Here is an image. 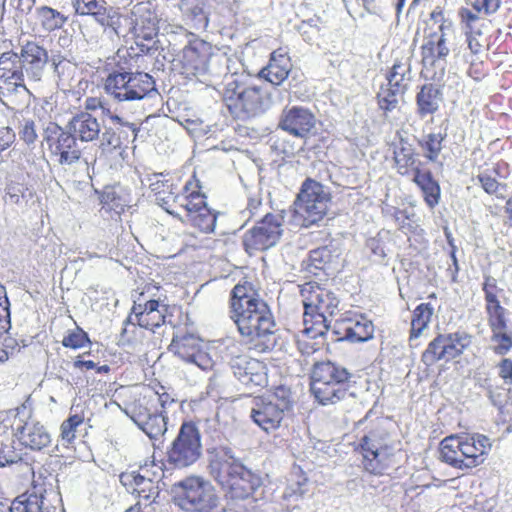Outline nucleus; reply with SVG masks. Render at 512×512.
<instances>
[{"label": "nucleus", "instance_id": "obj_1", "mask_svg": "<svg viewBox=\"0 0 512 512\" xmlns=\"http://www.w3.org/2000/svg\"><path fill=\"white\" fill-rule=\"evenodd\" d=\"M229 308L239 334L251 349L266 352L274 346L273 315L251 282L242 281L233 287Z\"/></svg>", "mask_w": 512, "mask_h": 512}, {"label": "nucleus", "instance_id": "obj_2", "mask_svg": "<svg viewBox=\"0 0 512 512\" xmlns=\"http://www.w3.org/2000/svg\"><path fill=\"white\" fill-rule=\"evenodd\" d=\"M157 204L167 213L181 219L178 210L183 209L190 225L202 233H212L217 222V213L207 204V196L196 173L185 182L181 191L171 179L156 176L150 183Z\"/></svg>", "mask_w": 512, "mask_h": 512}, {"label": "nucleus", "instance_id": "obj_3", "mask_svg": "<svg viewBox=\"0 0 512 512\" xmlns=\"http://www.w3.org/2000/svg\"><path fill=\"white\" fill-rule=\"evenodd\" d=\"M208 469L224 491L225 497L230 500L229 510L248 512L246 506L237 509V502L254 498L255 492L262 486L261 476L248 469L225 447L214 448L209 452Z\"/></svg>", "mask_w": 512, "mask_h": 512}, {"label": "nucleus", "instance_id": "obj_4", "mask_svg": "<svg viewBox=\"0 0 512 512\" xmlns=\"http://www.w3.org/2000/svg\"><path fill=\"white\" fill-rule=\"evenodd\" d=\"M392 167L396 174L409 179L421 191L426 205L433 209L441 199V188L433 172L424 167L414 145L405 137L391 144Z\"/></svg>", "mask_w": 512, "mask_h": 512}, {"label": "nucleus", "instance_id": "obj_5", "mask_svg": "<svg viewBox=\"0 0 512 512\" xmlns=\"http://www.w3.org/2000/svg\"><path fill=\"white\" fill-rule=\"evenodd\" d=\"M492 449L490 438L481 433H456L439 443V459L459 470L471 471L481 466Z\"/></svg>", "mask_w": 512, "mask_h": 512}, {"label": "nucleus", "instance_id": "obj_6", "mask_svg": "<svg viewBox=\"0 0 512 512\" xmlns=\"http://www.w3.org/2000/svg\"><path fill=\"white\" fill-rule=\"evenodd\" d=\"M223 102L234 118L249 119L265 113L273 99L265 85L236 78L226 85Z\"/></svg>", "mask_w": 512, "mask_h": 512}, {"label": "nucleus", "instance_id": "obj_7", "mask_svg": "<svg viewBox=\"0 0 512 512\" xmlns=\"http://www.w3.org/2000/svg\"><path fill=\"white\" fill-rule=\"evenodd\" d=\"M384 424L382 420L373 422L355 448L362 456L364 470L374 475H383L399 466L397 453Z\"/></svg>", "mask_w": 512, "mask_h": 512}, {"label": "nucleus", "instance_id": "obj_8", "mask_svg": "<svg viewBox=\"0 0 512 512\" xmlns=\"http://www.w3.org/2000/svg\"><path fill=\"white\" fill-rule=\"evenodd\" d=\"M293 396L290 388L279 385L266 394L253 398L250 418L266 433L278 430L293 410Z\"/></svg>", "mask_w": 512, "mask_h": 512}, {"label": "nucleus", "instance_id": "obj_9", "mask_svg": "<svg viewBox=\"0 0 512 512\" xmlns=\"http://www.w3.org/2000/svg\"><path fill=\"white\" fill-rule=\"evenodd\" d=\"M311 379V391L322 405L335 404L347 395L350 374L330 361L316 363Z\"/></svg>", "mask_w": 512, "mask_h": 512}, {"label": "nucleus", "instance_id": "obj_10", "mask_svg": "<svg viewBox=\"0 0 512 512\" xmlns=\"http://www.w3.org/2000/svg\"><path fill=\"white\" fill-rule=\"evenodd\" d=\"M331 195L325 186L315 179L306 178L294 201V215L304 227L317 224L329 210Z\"/></svg>", "mask_w": 512, "mask_h": 512}, {"label": "nucleus", "instance_id": "obj_11", "mask_svg": "<svg viewBox=\"0 0 512 512\" xmlns=\"http://www.w3.org/2000/svg\"><path fill=\"white\" fill-rule=\"evenodd\" d=\"M167 305L161 304L159 300L143 298L141 293L139 298L134 301L131 312L124 321V327L121 332V338L124 342L131 343L138 338L136 332L140 328L153 330L166 323H171L167 319Z\"/></svg>", "mask_w": 512, "mask_h": 512}, {"label": "nucleus", "instance_id": "obj_12", "mask_svg": "<svg viewBox=\"0 0 512 512\" xmlns=\"http://www.w3.org/2000/svg\"><path fill=\"white\" fill-rule=\"evenodd\" d=\"M104 88L120 102L142 100L156 91L153 77L139 71H113L105 79Z\"/></svg>", "mask_w": 512, "mask_h": 512}, {"label": "nucleus", "instance_id": "obj_13", "mask_svg": "<svg viewBox=\"0 0 512 512\" xmlns=\"http://www.w3.org/2000/svg\"><path fill=\"white\" fill-rule=\"evenodd\" d=\"M202 455L201 433L196 422L185 420L167 449V463L174 469L195 464Z\"/></svg>", "mask_w": 512, "mask_h": 512}, {"label": "nucleus", "instance_id": "obj_14", "mask_svg": "<svg viewBox=\"0 0 512 512\" xmlns=\"http://www.w3.org/2000/svg\"><path fill=\"white\" fill-rule=\"evenodd\" d=\"M175 503L188 512H211L218 497L213 486L202 477L189 476L176 485Z\"/></svg>", "mask_w": 512, "mask_h": 512}, {"label": "nucleus", "instance_id": "obj_15", "mask_svg": "<svg viewBox=\"0 0 512 512\" xmlns=\"http://www.w3.org/2000/svg\"><path fill=\"white\" fill-rule=\"evenodd\" d=\"M474 336L464 330L437 334L421 354V361L432 366L440 361L450 362L470 350Z\"/></svg>", "mask_w": 512, "mask_h": 512}, {"label": "nucleus", "instance_id": "obj_16", "mask_svg": "<svg viewBox=\"0 0 512 512\" xmlns=\"http://www.w3.org/2000/svg\"><path fill=\"white\" fill-rule=\"evenodd\" d=\"M187 37V44L179 58L181 73L187 78L204 76L209 72L211 61L218 54V48L194 33H187Z\"/></svg>", "mask_w": 512, "mask_h": 512}, {"label": "nucleus", "instance_id": "obj_17", "mask_svg": "<svg viewBox=\"0 0 512 512\" xmlns=\"http://www.w3.org/2000/svg\"><path fill=\"white\" fill-rule=\"evenodd\" d=\"M131 28L134 45L138 52L147 54L155 47V38L159 31V19L150 1H141L131 11Z\"/></svg>", "mask_w": 512, "mask_h": 512}, {"label": "nucleus", "instance_id": "obj_18", "mask_svg": "<svg viewBox=\"0 0 512 512\" xmlns=\"http://www.w3.org/2000/svg\"><path fill=\"white\" fill-rule=\"evenodd\" d=\"M317 122L309 108L301 105L286 106L280 114L278 128L307 144L311 137L316 136Z\"/></svg>", "mask_w": 512, "mask_h": 512}, {"label": "nucleus", "instance_id": "obj_19", "mask_svg": "<svg viewBox=\"0 0 512 512\" xmlns=\"http://www.w3.org/2000/svg\"><path fill=\"white\" fill-rule=\"evenodd\" d=\"M281 226L282 223L277 215L267 213L244 234L245 251L251 255L256 251H264L273 247L282 235Z\"/></svg>", "mask_w": 512, "mask_h": 512}, {"label": "nucleus", "instance_id": "obj_20", "mask_svg": "<svg viewBox=\"0 0 512 512\" xmlns=\"http://www.w3.org/2000/svg\"><path fill=\"white\" fill-rule=\"evenodd\" d=\"M169 351L182 360L194 363L202 370L213 369L215 362L204 349L202 340L190 333L175 335L169 345Z\"/></svg>", "mask_w": 512, "mask_h": 512}, {"label": "nucleus", "instance_id": "obj_21", "mask_svg": "<svg viewBox=\"0 0 512 512\" xmlns=\"http://www.w3.org/2000/svg\"><path fill=\"white\" fill-rule=\"evenodd\" d=\"M423 42L420 46L423 67H434L439 62H446L450 53L451 33H438L427 23L424 27Z\"/></svg>", "mask_w": 512, "mask_h": 512}, {"label": "nucleus", "instance_id": "obj_22", "mask_svg": "<svg viewBox=\"0 0 512 512\" xmlns=\"http://www.w3.org/2000/svg\"><path fill=\"white\" fill-rule=\"evenodd\" d=\"M301 296L306 312L332 316L339 300L329 289L316 282H307L301 287Z\"/></svg>", "mask_w": 512, "mask_h": 512}, {"label": "nucleus", "instance_id": "obj_23", "mask_svg": "<svg viewBox=\"0 0 512 512\" xmlns=\"http://www.w3.org/2000/svg\"><path fill=\"white\" fill-rule=\"evenodd\" d=\"M234 376L245 386L264 387L267 385V367L264 362L247 355H237L230 361Z\"/></svg>", "mask_w": 512, "mask_h": 512}, {"label": "nucleus", "instance_id": "obj_24", "mask_svg": "<svg viewBox=\"0 0 512 512\" xmlns=\"http://www.w3.org/2000/svg\"><path fill=\"white\" fill-rule=\"evenodd\" d=\"M75 14L80 16H92L100 25L110 27L115 32L121 26V13L106 6L104 0H71Z\"/></svg>", "mask_w": 512, "mask_h": 512}, {"label": "nucleus", "instance_id": "obj_25", "mask_svg": "<svg viewBox=\"0 0 512 512\" xmlns=\"http://www.w3.org/2000/svg\"><path fill=\"white\" fill-rule=\"evenodd\" d=\"M48 149L61 165H72L81 157L77 141L68 131L58 127L57 131L46 137Z\"/></svg>", "mask_w": 512, "mask_h": 512}, {"label": "nucleus", "instance_id": "obj_26", "mask_svg": "<svg viewBox=\"0 0 512 512\" xmlns=\"http://www.w3.org/2000/svg\"><path fill=\"white\" fill-rule=\"evenodd\" d=\"M19 56L13 51H7L0 56V89L12 93L17 88H24V73Z\"/></svg>", "mask_w": 512, "mask_h": 512}, {"label": "nucleus", "instance_id": "obj_27", "mask_svg": "<svg viewBox=\"0 0 512 512\" xmlns=\"http://www.w3.org/2000/svg\"><path fill=\"white\" fill-rule=\"evenodd\" d=\"M18 56L28 78L39 81L49 60L47 50L35 41H27Z\"/></svg>", "mask_w": 512, "mask_h": 512}, {"label": "nucleus", "instance_id": "obj_28", "mask_svg": "<svg viewBox=\"0 0 512 512\" xmlns=\"http://www.w3.org/2000/svg\"><path fill=\"white\" fill-rule=\"evenodd\" d=\"M338 325L344 337L351 342H365L373 338L374 325L364 314L347 311Z\"/></svg>", "mask_w": 512, "mask_h": 512}, {"label": "nucleus", "instance_id": "obj_29", "mask_svg": "<svg viewBox=\"0 0 512 512\" xmlns=\"http://www.w3.org/2000/svg\"><path fill=\"white\" fill-rule=\"evenodd\" d=\"M15 437L21 446L31 451H41L51 444V434L37 420L26 421L15 431Z\"/></svg>", "mask_w": 512, "mask_h": 512}, {"label": "nucleus", "instance_id": "obj_30", "mask_svg": "<svg viewBox=\"0 0 512 512\" xmlns=\"http://www.w3.org/2000/svg\"><path fill=\"white\" fill-rule=\"evenodd\" d=\"M292 68L291 59L283 48L274 50L268 64L259 71V77L278 86L288 77Z\"/></svg>", "mask_w": 512, "mask_h": 512}, {"label": "nucleus", "instance_id": "obj_31", "mask_svg": "<svg viewBox=\"0 0 512 512\" xmlns=\"http://www.w3.org/2000/svg\"><path fill=\"white\" fill-rule=\"evenodd\" d=\"M120 481L129 493L138 498L137 502L141 503L143 500L147 502L144 505H148V507H151L153 500L158 495V487L156 483L139 473H122L120 475Z\"/></svg>", "mask_w": 512, "mask_h": 512}, {"label": "nucleus", "instance_id": "obj_32", "mask_svg": "<svg viewBox=\"0 0 512 512\" xmlns=\"http://www.w3.org/2000/svg\"><path fill=\"white\" fill-rule=\"evenodd\" d=\"M69 133L75 139L83 142L94 141L98 138L101 126L96 117L88 112H80L72 117L68 123Z\"/></svg>", "mask_w": 512, "mask_h": 512}, {"label": "nucleus", "instance_id": "obj_33", "mask_svg": "<svg viewBox=\"0 0 512 512\" xmlns=\"http://www.w3.org/2000/svg\"><path fill=\"white\" fill-rule=\"evenodd\" d=\"M491 330V341L495 344L493 351L497 355H505L512 348V335L507 331L506 314L487 317Z\"/></svg>", "mask_w": 512, "mask_h": 512}, {"label": "nucleus", "instance_id": "obj_34", "mask_svg": "<svg viewBox=\"0 0 512 512\" xmlns=\"http://www.w3.org/2000/svg\"><path fill=\"white\" fill-rule=\"evenodd\" d=\"M433 315L434 307L430 303H420L412 311L408 337L411 346L428 329Z\"/></svg>", "mask_w": 512, "mask_h": 512}, {"label": "nucleus", "instance_id": "obj_35", "mask_svg": "<svg viewBox=\"0 0 512 512\" xmlns=\"http://www.w3.org/2000/svg\"><path fill=\"white\" fill-rule=\"evenodd\" d=\"M441 91L434 84H424L416 95L417 113L420 117L434 114L439 108Z\"/></svg>", "mask_w": 512, "mask_h": 512}, {"label": "nucleus", "instance_id": "obj_36", "mask_svg": "<svg viewBox=\"0 0 512 512\" xmlns=\"http://www.w3.org/2000/svg\"><path fill=\"white\" fill-rule=\"evenodd\" d=\"M482 290L484 292L487 317L506 314V309L501 305L498 298V293L501 292V289L497 286L496 279L492 276H485Z\"/></svg>", "mask_w": 512, "mask_h": 512}, {"label": "nucleus", "instance_id": "obj_37", "mask_svg": "<svg viewBox=\"0 0 512 512\" xmlns=\"http://www.w3.org/2000/svg\"><path fill=\"white\" fill-rule=\"evenodd\" d=\"M445 138L446 134L430 132L418 140V146L427 162L435 163L438 161L443 150Z\"/></svg>", "mask_w": 512, "mask_h": 512}, {"label": "nucleus", "instance_id": "obj_38", "mask_svg": "<svg viewBox=\"0 0 512 512\" xmlns=\"http://www.w3.org/2000/svg\"><path fill=\"white\" fill-rule=\"evenodd\" d=\"M410 73V62L409 60H395L392 67L386 74L387 85L395 88L396 91L406 92L408 85L407 77Z\"/></svg>", "mask_w": 512, "mask_h": 512}, {"label": "nucleus", "instance_id": "obj_39", "mask_svg": "<svg viewBox=\"0 0 512 512\" xmlns=\"http://www.w3.org/2000/svg\"><path fill=\"white\" fill-rule=\"evenodd\" d=\"M152 396L153 393H149L147 389H145L144 393L130 404L131 418L136 424L143 422L144 419L158 412L159 407L154 403Z\"/></svg>", "mask_w": 512, "mask_h": 512}, {"label": "nucleus", "instance_id": "obj_40", "mask_svg": "<svg viewBox=\"0 0 512 512\" xmlns=\"http://www.w3.org/2000/svg\"><path fill=\"white\" fill-rule=\"evenodd\" d=\"M327 315L319 314V313H309L304 311L303 316V324L304 329L301 334L308 335L312 338L322 337L325 339L326 334L329 330V325L327 323Z\"/></svg>", "mask_w": 512, "mask_h": 512}, {"label": "nucleus", "instance_id": "obj_41", "mask_svg": "<svg viewBox=\"0 0 512 512\" xmlns=\"http://www.w3.org/2000/svg\"><path fill=\"white\" fill-rule=\"evenodd\" d=\"M149 393H153L154 403L160 406L159 411L167 413V408L176 403V395L170 387L162 385L158 380H152L146 388Z\"/></svg>", "mask_w": 512, "mask_h": 512}, {"label": "nucleus", "instance_id": "obj_42", "mask_svg": "<svg viewBox=\"0 0 512 512\" xmlns=\"http://www.w3.org/2000/svg\"><path fill=\"white\" fill-rule=\"evenodd\" d=\"M165 414L158 410L137 425L150 439H158L167 431V416Z\"/></svg>", "mask_w": 512, "mask_h": 512}, {"label": "nucleus", "instance_id": "obj_43", "mask_svg": "<svg viewBox=\"0 0 512 512\" xmlns=\"http://www.w3.org/2000/svg\"><path fill=\"white\" fill-rule=\"evenodd\" d=\"M37 17L42 28L48 32L62 28L67 21L66 16L48 6L37 8Z\"/></svg>", "mask_w": 512, "mask_h": 512}, {"label": "nucleus", "instance_id": "obj_44", "mask_svg": "<svg viewBox=\"0 0 512 512\" xmlns=\"http://www.w3.org/2000/svg\"><path fill=\"white\" fill-rule=\"evenodd\" d=\"M84 413L70 414L60 425L59 438L62 443L70 445L76 439L77 429L84 423Z\"/></svg>", "mask_w": 512, "mask_h": 512}, {"label": "nucleus", "instance_id": "obj_45", "mask_svg": "<svg viewBox=\"0 0 512 512\" xmlns=\"http://www.w3.org/2000/svg\"><path fill=\"white\" fill-rule=\"evenodd\" d=\"M404 92L396 91L395 88L383 84L380 86L378 93L376 94V101L378 107L385 113L391 112L397 108L399 103V96H402Z\"/></svg>", "mask_w": 512, "mask_h": 512}, {"label": "nucleus", "instance_id": "obj_46", "mask_svg": "<svg viewBox=\"0 0 512 512\" xmlns=\"http://www.w3.org/2000/svg\"><path fill=\"white\" fill-rule=\"evenodd\" d=\"M42 499L35 493L22 494L13 500L10 512H42Z\"/></svg>", "mask_w": 512, "mask_h": 512}, {"label": "nucleus", "instance_id": "obj_47", "mask_svg": "<svg viewBox=\"0 0 512 512\" xmlns=\"http://www.w3.org/2000/svg\"><path fill=\"white\" fill-rule=\"evenodd\" d=\"M63 347L78 350L91 345V340L86 331L77 326L74 330H69L61 341Z\"/></svg>", "mask_w": 512, "mask_h": 512}, {"label": "nucleus", "instance_id": "obj_48", "mask_svg": "<svg viewBox=\"0 0 512 512\" xmlns=\"http://www.w3.org/2000/svg\"><path fill=\"white\" fill-rule=\"evenodd\" d=\"M483 190L497 198L504 199L507 194L508 186L506 183H500L488 174H479L477 176Z\"/></svg>", "mask_w": 512, "mask_h": 512}, {"label": "nucleus", "instance_id": "obj_49", "mask_svg": "<svg viewBox=\"0 0 512 512\" xmlns=\"http://www.w3.org/2000/svg\"><path fill=\"white\" fill-rule=\"evenodd\" d=\"M325 345V339L322 337L312 338L308 335L301 334L297 339V346L303 355H311L322 349Z\"/></svg>", "mask_w": 512, "mask_h": 512}, {"label": "nucleus", "instance_id": "obj_50", "mask_svg": "<svg viewBox=\"0 0 512 512\" xmlns=\"http://www.w3.org/2000/svg\"><path fill=\"white\" fill-rule=\"evenodd\" d=\"M318 20H305L302 21L298 26V31L303 37V39L308 43H313L316 41L321 35V28L317 24Z\"/></svg>", "mask_w": 512, "mask_h": 512}, {"label": "nucleus", "instance_id": "obj_51", "mask_svg": "<svg viewBox=\"0 0 512 512\" xmlns=\"http://www.w3.org/2000/svg\"><path fill=\"white\" fill-rule=\"evenodd\" d=\"M459 18L461 24L465 27V34L466 33H478L480 31L478 29V23L480 22V17L472 12L470 9L466 7H462L459 10Z\"/></svg>", "mask_w": 512, "mask_h": 512}, {"label": "nucleus", "instance_id": "obj_52", "mask_svg": "<svg viewBox=\"0 0 512 512\" xmlns=\"http://www.w3.org/2000/svg\"><path fill=\"white\" fill-rule=\"evenodd\" d=\"M430 19L434 23L439 24L438 33H451L454 35L453 22L445 17L444 9L440 6H436L430 13Z\"/></svg>", "mask_w": 512, "mask_h": 512}, {"label": "nucleus", "instance_id": "obj_53", "mask_svg": "<svg viewBox=\"0 0 512 512\" xmlns=\"http://www.w3.org/2000/svg\"><path fill=\"white\" fill-rule=\"evenodd\" d=\"M9 300L4 285L0 284V330H7L10 326Z\"/></svg>", "mask_w": 512, "mask_h": 512}, {"label": "nucleus", "instance_id": "obj_54", "mask_svg": "<svg viewBox=\"0 0 512 512\" xmlns=\"http://www.w3.org/2000/svg\"><path fill=\"white\" fill-rule=\"evenodd\" d=\"M501 4V0H471V5L478 13L490 15L495 13Z\"/></svg>", "mask_w": 512, "mask_h": 512}, {"label": "nucleus", "instance_id": "obj_55", "mask_svg": "<svg viewBox=\"0 0 512 512\" xmlns=\"http://www.w3.org/2000/svg\"><path fill=\"white\" fill-rule=\"evenodd\" d=\"M498 375L506 385H512V359L503 358L498 363Z\"/></svg>", "mask_w": 512, "mask_h": 512}, {"label": "nucleus", "instance_id": "obj_56", "mask_svg": "<svg viewBox=\"0 0 512 512\" xmlns=\"http://www.w3.org/2000/svg\"><path fill=\"white\" fill-rule=\"evenodd\" d=\"M192 27L195 29H205L208 26L209 19L201 7L195 6L191 9Z\"/></svg>", "mask_w": 512, "mask_h": 512}, {"label": "nucleus", "instance_id": "obj_57", "mask_svg": "<svg viewBox=\"0 0 512 512\" xmlns=\"http://www.w3.org/2000/svg\"><path fill=\"white\" fill-rule=\"evenodd\" d=\"M20 138L27 144H32L37 139L35 123L33 120H27L23 124L20 132Z\"/></svg>", "mask_w": 512, "mask_h": 512}, {"label": "nucleus", "instance_id": "obj_58", "mask_svg": "<svg viewBox=\"0 0 512 512\" xmlns=\"http://www.w3.org/2000/svg\"><path fill=\"white\" fill-rule=\"evenodd\" d=\"M393 219L397 224L398 228L403 229H411L412 226L410 224V215L407 210L395 208L393 212Z\"/></svg>", "mask_w": 512, "mask_h": 512}, {"label": "nucleus", "instance_id": "obj_59", "mask_svg": "<svg viewBox=\"0 0 512 512\" xmlns=\"http://www.w3.org/2000/svg\"><path fill=\"white\" fill-rule=\"evenodd\" d=\"M15 140V133L8 126L0 127V152L7 149Z\"/></svg>", "mask_w": 512, "mask_h": 512}, {"label": "nucleus", "instance_id": "obj_60", "mask_svg": "<svg viewBox=\"0 0 512 512\" xmlns=\"http://www.w3.org/2000/svg\"><path fill=\"white\" fill-rule=\"evenodd\" d=\"M18 461L17 454L10 450L9 447H2L0 449V467L12 465Z\"/></svg>", "mask_w": 512, "mask_h": 512}, {"label": "nucleus", "instance_id": "obj_61", "mask_svg": "<svg viewBox=\"0 0 512 512\" xmlns=\"http://www.w3.org/2000/svg\"><path fill=\"white\" fill-rule=\"evenodd\" d=\"M85 354H90V352H87V353H84V354H79L74 362H73V367L75 369H78V370H92L94 368H96V363L92 360H83V356Z\"/></svg>", "mask_w": 512, "mask_h": 512}, {"label": "nucleus", "instance_id": "obj_62", "mask_svg": "<svg viewBox=\"0 0 512 512\" xmlns=\"http://www.w3.org/2000/svg\"><path fill=\"white\" fill-rule=\"evenodd\" d=\"M480 34V31H478V33H466L468 48L473 54L479 53L483 47V45L476 39V36Z\"/></svg>", "mask_w": 512, "mask_h": 512}, {"label": "nucleus", "instance_id": "obj_63", "mask_svg": "<svg viewBox=\"0 0 512 512\" xmlns=\"http://www.w3.org/2000/svg\"><path fill=\"white\" fill-rule=\"evenodd\" d=\"M85 109L95 111L97 109H104L103 101L98 97H88L85 100Z\"/></svg>", "mask_w": 512, "mask_h": 512}, {"label": "nucleus", "instance_id": "obj_64", "mask_svg": "<svg viewBox=\"0 0 512 512\" xmlns=\"http://www.w3.org/2000/svg\"><path fill=\"white\" fill-rule=\"evenodd\" d=\"M152 510L151 507H148V505H144L142 507V503L137 502L135 505L128 508L125 512H150Z\"/></svg>", "mask_w": 512, "mask_h": 512}]
</instances>
